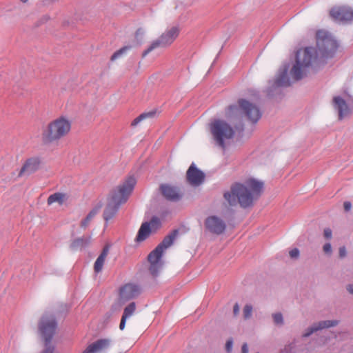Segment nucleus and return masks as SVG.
<instances>
[{"instance_id":"obj_15","label":"nucleus","mask_w":353,"mask_h":353,"mask_svg":"<svg viewBox=\"0 0 353 353\" xmlns=\"http://www.w3.org/2000/svg\"><path fill=\"white\" fill-rule=\"evenodd\" d=\"M177 234L178 231L175 230L172 231L169 235L166 236L163 240L155 248V249L152 251L153 252V254H157L159 255V257H162L164 250L173 244Z\"/></svg>"},{"instance_id":"obj_37","label":"nucleus","mask_w":353,"mask_h":353,"mask_svg":"<svg viewBox=\"0 0 353 353\" xmlns=\"http://www.w3.org/2000/svg\"><path fill=\"white\" fill-rule=\"evenodd\" d=\"M347 254V250L345 246H342L339 248V256L344 258Z\"/></svg>"},{"instance_id":"obj_9","label":"nucleus","mask_w":353,"mask_h":353,"mask_svg":"<svg viewBox=\"0 0 353 353\" xmlns=\"http://www.w3.org/2000/svg\"><path fill=\"white\" fill-rule=\"evenodd\" d=\"M179 30L177 27L174 26L163 33L159 38L153 41L150 46L143 51L142 57H145L150 52L158 48H164L170 45L174 39L178 37Z\"/></svg>"},{"instance_id":"obj_29","label":"nucleus","mask_w":353,"mask_h":353,"mask_svg":"<svg viewBox=\"0 0 353 353\" xmlns=\"http://www.w3.org/2000/svg\"><path fill=\"white\" fill-rule=\"evenodd\" d=\"M102 207V205L101 204H99L97 206H96L95 208H94L87 215L88 216V219H92L99 212V211L100 210V209Z\"/></svg>"},{"instance_id":"obj_6","label":"nucleus","mask_w":353,"mask_h":353,"mask_svg":"<svg viewBox=\"0 0 353 353\" xmlns=\"http://www.w3.org/2000/svg\"><path fill=\"white\" fill-rule=\"evenodd\" d=\"M210 130L216 145L224 149L225 141L232 139L235 132L233 128L225 121L216 119L210 123Z\"/></svg>"},{"instance_id":"obj_5","label":"nucleus","mask_w":353,"mask_h":353,"mask_svg":"<svg viewBox=\"0 0 353 353\" xmlns=\"http://www.w3.org/2000/svg\"><path fill=\"white\" fill-rule=\"evenodd\" d=\"M70 121L64 117H60L50 123L42 133V141L49 144L58 141L70 130Z\"/></svg>"},{"instance_id":"obj_1","label":"nucleus","mask_w":353,"mask_h":353,"mask_svg":"<svg viewBox=\"0 0 353 353\" xmlns=\"http://www.w3.org/2000/svg\"><path fill=\"white\" fill-rule=\"evenodd\" d=\"M316 39V48L306 47L296 51V61L290 70L293 81L302 79L313 63L324 64L327 59L334 56L339 44L330 33L325 30H319Z\"/></svg>"},{"instance_id":"obj_21","label":"nucleus","mask_w":353,"mask_h":353,"mask_svg":"<svg viewBox=\"0 0 353 353\" xmlns=\"http://www.w3.org/2000/svg\"><path fill=\"white\" fill-rule=\"evenodd\" d=\"M151 233V227H150V223L144 222L141 224L137 235L136 236L135 241L137 243L142 242L145 241Z\"/></svg>"},{"instance_id":"obj_16","label":"nucleus","mask_w":353,"mask_h":353,"mask_svg":"<svg viewBox=\"0 0 353 353\" xmlns=\"http://www.w3.org/2000/svg\"><path fill=\"white\" fill-rule=\"evenodd\" d=\"M140 292L141 288L138 285L128 283L121 288L120 296L122 299L130 300L137 297Z\"/></svg>"},{"instance_id":"obj_35","label":"nucleus","mask_w":353,"mask_h":353,"mask_svg":"<svg viewBox=\"0 0 353 353\" xmlns=\"http://www.w3.org/2000/svg\"><path fill=\"white\" fill-rule=\"evenodd\" d=\"M324 236L327 239H330L332 238V232L330 228H327L324 230Z\"/></svg>"},{"instance_id":"obj_3","label":"nucleus","mask_w":353,"mask_h":353,"mask_svg":"<svg viewBox=\"0 0 353 353\" xmlns=\"http://www.w3.org/2000/svg\"><path fill=\"white\" fill-rule=\"evenodd\" d=\"M136 183V179L133 176H130L112 190L103 212V219L106 222L112 219L118 212L121 205L128 201Z\"/></svg>"},{"instance_id":"obj_18","label":"nucleus","mask_w":353,"mask_h":353,"mask_svg":"<svg viewBox=\"0 0 353 353\" xmlns=\"http://www.w3.org/2000/svg\"><path fill=\"white\" fill-rule=\"evenodd\" d=\"M333 106L334 110L338 112L339 118L341 120L349 113L350 109L345 100L340 96L333 98Z\"/></svg>"},{"instance_id":"obj_7","label":"nucleus","mask_w":353,"mask_h":353,"mask_svg":"<svg viewBox=\"0 0 353 353\" xmlns=\"http://www.w3.org/2000/svg\"><path fill=\"white\" fill-rule=\"evenodd\" d=\"M239 107L236 105H230L226 110L228 117H231L240 109L242 113L246 116L247 119L253 124H255L261 117V112L259 108L254 104L248 101L241 99L239 101Z\"/></svg>"},{"instance_id":"obj_39","label":"nucleus","mask_w":353,"mask_h":353,"mask_svg":"<svg viewBox=\"0 0 353 353\" xmlns=\"http://www.w3.org/2000/svg\"><path fill=\"white\" fill-rule=\"evenodd\" d=\"M343 206H344V210L346 212H348L352 208V203L350 201H345L344 203H343Z\"/></svg>"},{"instance_id":"obj_4","label":"nucleus","mask_w":353,"mask_h":353,"mask_svg":"<svg viewBox=\"0 0 353 353\" xmlns=\"http://www.w3.org/2000/svg\"><path fill=\"white\" fill-rule=\"evenodd\" d=\"M56 317L52 314H45L41 318L38 325L39 333L44 341V349L41 353H57L52 340L57 328Z\"/></svg>"},{"instance_id":"obj_17","label":"nucleus","mask_w":353,"mask_h":353,"mask_svg":"<svg viewBox=\"0 0 353 353\" xmlns=\"http://www.w3.org/2000/svg\"><path fill=\"white\" fill-rule=\"evenodd\" d=\"M339 323V321L337 320H327V321H322L316 323H314L311 327H308L305 332L303 334V336L304 337H308L311 334H312L314 332L321 330L324 328H328L331 327H334L337 325Z\"/></svg>"},{"instance_id":"obj_8","label":"nucleus","mask_w":353,"mask_h":353,"mask_svg":"<svg viewBox=\"0 0 353 353\" xmlns=\"http://www.w3.org/2000/svg\"><path fill=\"white\" fill-rule=\"evenodd\" d=\"M289 63H284L279 70L275 78L269 81V86L267 89L268 95L274 97L276 93L280 92L281 88L290 86L292 81L289 77Z\"/></svg>"},{"instance_id":"obj_28","label":"nucleus","mask_w":353,"mask_h":353,"mask_svg":"<svg viewBox=\"0 0 353 353\" xmlns=\"http://www.w3.org/2000/svg\"><path fill=\"white\" fill-rule=\"evenodd\" d=\"M149 223H150V227H151V229L153 228V229L157 230L159 228H160V226L161 225L159 218L156 216H152Z\"/></svg>"},{"instance_id":"obj_30","label":"nucleus","mask_w":353,"mask_h":353,"mask_svg":"<svg viewBox=\"0 0 353 353\" xmlns=\"http://www.w3.org/2000/svg\"><path fill=\"white\" fill-rule=\"evenodd\" d=\"M252 306L247 304L243 308V316L245 319H249L252 315Z\"/></svg>"},{"instance_id":"obj_44","label":"nucleus","mask_w":353,"mask_h":353,"mask_svg":"<svg viewBox=\"0 0 353 353\" xmlns=\"http://www.w3.org/2000/svg\"><path fill=\"white\" fill-rule=\"evenodd\" d=\"M143 34V32L141 29H138L137 31L136 32V37H139V35H141Z\"/></svg>"},{"instance_id":"obj_25","label":"nucleus","mask_w":353,"mask_h":353,"mask_svg":"<svg viewBox=\"0 0 353 353\" xmlns=\"http://www.w3.org/2000/svg\"><path fill=\"white\" fill-rule=\"evenodd\" d=\"M155 114V112H153V111H151V112H144L141 114H140L139 117H137V118H135L131 125L132 126H136L141 121H142L143 120L145 119L146 118H152L154 116Z\"/></svg>"},{"instance_id":"obj_41","label":"nucleus","mask_w":353,"mask_h":353,"mask_svg":"<svg viewBox=\"0 0 353 353\" xmlns=\"http://www.w3.org/2000/svg\"><path fill=\"white\" fill-rule=\"evenodd\" d=\"M239 305L238 303H235V305H234V307H233V312H234V314L236 316L239 314Z\"/></svg>"},{"instance_id":"obj_27","label":"nucleus","mask_w":353,"mask_h":353,"mask_svg":"<svg viewBox=\"0 0 353 353\" xmlns=\"http://www.w3.org/2000/svg\"><path fill=\"white\" fill-rule=\"evenodd\" d=\"M132 48L131 46H125L116 51L111 57V61H115L116 59L121 57L123 54L127 53Z\"/></svg>"},{"instance_id":"obj_24","label":"nucleus","mask_w":353,"mask_h":353,"mask_svg":"<svg viewBox=\"0 0 353 353\" xmlns=\"http://www.w3.org/2000/svg\"><path fill=\"white\" fill-rule=\"evenodd\" d=\"M68 199V196L65 193L55 192L50 194L47 200L48 205H50L54 203H58L60 205H63Z\"/></svg>"},{"instance_id":"obj_2","label":"nucleus","mask_w":353,"mask_h":353,"mask_svg":"<svg viewBox=\"0 0 353 353\" xmlns=\"http://www.w3.org/2000/svg\"><path fill=\"white\" fill-rule=\"evenodd\" d=\"M263 190V183L254 179H248L244 184L236 183L230 190L224 193L225 199L232 206L239 203L241 207L247 208L253 205Z\"/></svg>"},{"instance_id":"obj_33","label":"nucleus","mask_w":353,"mask_h":353,"mask_svg":"<svg viewBox=\"0 0 353 353\" xmlns=\"http://www.w3.org/2000/svg\"><path fill=\"white\" fill-rule=\"evenodd\" d=\"M290 256L292 259H298L300 255V251L298 248H293L289 252Z\"/></svg>"},{"instance_id":"obj_31","label":"nucleus","mask_w":353,"mask_h":353,"mask_svg":"<svg viewBox=\"0 0 353 353\" xmlns=\"http://www.w3.org/2000/svg\"><path fill=\"white\" fill-rule=\"evenodd\" d=\"M274 322L276 325H282L283 323V318L281 313L278 312L273 314Z\"/></svg>"},{"instance_id":"obj_40","label":"nucleus","mask_w":353,"mask_h":353,"mask_svg":"<svg viewBox=\"0 0 353 353\" xmlns=\"http://www.w3.org/2000/svg\"><path fill=\"white\" fill-rule=\"evenodd\" d=\"M126 321H127V319L121 317L120 325H119V328L121 330H124V328L125 327Z\"/></svg>"},{"instance_id":"obj_23","label":"nucleus","mask_w":353,"mask_h":353,"mask_svg":"<svg viewBox=\"0 0 353 353\" xmlns=\"http://www.w3.org/2000/svg\"><path fill=\"white\" fill-rule=\"evenodd\" d=\"M91 236H83L75 239L70 244L71 249L74 250H82L90 243Z\"/></svg>"},{"instance_id":"obj_36","label":"nucleus","mask_w":353,"mask_h":353,"mask_svg":"<svg viewBox=\"0 0 353 353\" xmlns=\"http://www.w3.org/2000/svg\"><path fill=\"white\" fill-rule=\"evenodd\" d=\"M294 348V345L290 344L285 347L283 352L285 353H294L292 351Z\"/></svg>"},{"instance_id":"obj_45","label":"nucleus","mask_w":353,"mask_h":353,"mask_svg":"<svg viewBox=\"0 0 353 353\" xmlns=\"http://www.w3.org/2000/svg\"><path fill=\"white\" fill-rule=\"evenodd\" d=\"M23 3H26L28 0H20Z\"/></svg>"},{"instance_id":"obj_32","label":"nucleus","mask_w":353,"mask_h":353,"mask_svg":"<svg viewBox=\"0 0 353 353\" xmlns=\"http://www.w3.org/2000/svg\"><path fill=\"white\" fill-rule=\"evenodd\" d=\"M323 252L327 254L331 255L332 253V248L330 243H326L323 247Z\"/></svg>"},{"instance_id":"obj_34","label":"nucleus","mask_w":353,"mask_h":353,"mask_svg":"<svg viewBox=\"0 0 353 353\" xmlns=\"http://www.w3.org/2000/svg\"><path fill=\"white\" fill-rule=\"evenodd\" d=\"M232 347H233V340L232 339H229L227 342H226V344H225V349H226V351L228 352V353H230L232 350Z\"/></svg>"},{"instance_id":"obj_26","label":"nucleus","mask_w":353,"mask_h":353,"mask_svg":"<svg viewBox=\"0 0 353 353\" xmlns=\"http://www.w3.org/2000/svg\"><path fill=\"white\" fill-rule=\"evenodd\" d=\"M135 310H136L135 303L134 302L130 303L129 305H128L124 308L122 317L127 319H129L130 317H131L133 315Z\"/></svg>"},{"instance_id":"obj_14","label":"nucleus","mask_w":353,"mask_h":353,"mask_svg":"<svg viewBox=\"0 0 353 353\" xmlns=\"http://www.w3.org/2000/svg\"><path fill=\"white\" fill-rule=\"evenodd\" d=\"M111 340L109 339H98L88 345L81 353H101L109 348Z\"/></svg>"},{"instance_id":"obj_22","label":"nucleus","mask_w":353,"mask_h":353,"mask_svg":"<svg viewBox=\"0 0 353 353\" xmlns=\"http://www.w3.org/2000/svg\"><path fill=\"white\" fill-rule=\"evenodd\" d=\"M108 252H109V246L108 245L104 246L102 250V252H101L99 256L97 257L96 261L94 262V270L95 272L99 273V272H101L103 265H104L105 258H106Z\"/></svg>"},{"instance_id":"obj_42","label":"nucleus","mask_w":353,"mask_h":353,"mask_svg":"<svg viewBox=\"0 0 353 353\" xmlns=\"http://www.w3.org/2000/svg\"><path fill=\"white\" fill-rule=\"evenodd\" d=\"M241 353H248V346L246 343H243L242 345Z\"/></svg>"},{"instance_id":"obj_43","label":"nucleus","mask_w":353,"mask_h":353,"mask_svg":"<svg viewBox=\"0 0 353 353\" xmlns=\"http://www.w3.org/2000/svg\"><path fill=\"white\" fill-rule=\"evenodd\" d=\"M346 289L349 293L353 294V284L347 285Z\"/></svg>"},{"instance_id":"obj_12","label":"nucleus","mask_w":353,"mask_h":353,"mask_svg":"<svg viewBox=\"0 0 353 353\" xmlns=\"http://www.w3.org/2000/svg\"><path fill=\"white\" fill-rule=\"evenodd\" d=\"M187 179L191 185L199 186L204 182L205 174L192 163L187 171Z\"/></svg>"},{"instance_id":"obj_38","label":"nucleus","mask_w":353,"mask_h":353,"mask_svg":"<svg viewBox=\"0 0 353 353\" xmlns=\"http://www.w3.org/2000/svg\"><path fill=\"white\" fill-rule=\"evenodd\" d=\"M91 219H88V216H86V217L81 221V227L85 228L88 225Z\"/></svg>"},{"instance_id":"obj_20","label":"nucleus","mask_w":353,"mask_h":353,"mask_svg":"<svg viewBox=\"0 0 353 353\" xmlns=\"http://www.w3.org/2000/svg\"><path fill=\"white\" fill-rule=\"evenodd\" d=\"M39 164L40 161L38 158H30L28 159L21 168L19 173V176H21L23 174H31L38 170Z\"/></svg>"},{"instance_id":"obj_13","label":"nucleus","mask_w":353,"mask_h":353,"mask_svg":"<svg viewBox=\"0 0 353 353\" xmlns=\"http://www.w3.org/2000/svg\"><path fill=\"white\" fill-rule=\"evenodd\" d=\"M160 190L162 195L168 201L176 202L182 198V194L179 188L170 184H161L160 185Z\"/></svg>"},{"instance_id":"obj_19","label":"nucleus","mask_w":353,"mask_h":353,"mask_svg":"<svg viewBox=\"0 0 353 353\" xmlns=\"http://www.w3.org/2000/svg\"><path fill=\"white\" fill-rule=\"evenodd\" d=\"M161 258L159 257L157 254H153V252H151L148 255V261L150 263L149 270L154 277L159 275L162 268Z\"/></svg>"},{"instance_id":"obj_10","label":"nucleus","mask_w":353,"mask_h":353,"mask_svg":"<svg viewBox=\"0 0 353 353\" xmlns=\"http://www.w3.org/2000/svg\"><path fill=\"white\" fill-rule=\"evenodd\" d=\"M330 14L337 23L346 24L353 21V10L350 7L339 6L333 8Z\"/></svg>"},{"instance_id":"obj_11","label":"nucleus","mask_w":353,"mask_h":353,"mask_svg":"<svg viewBox=\"0 0 353 353\" xmlns=\"http://www.w3.org/2000/svg\"><path fill=\"white\" fill-rule=\"evenodd\" d=\"M205 225L210 232L217 235L223 233L226 229L225 221L217 216H208L205 219Z\"/></svg>"}]
</instances>
